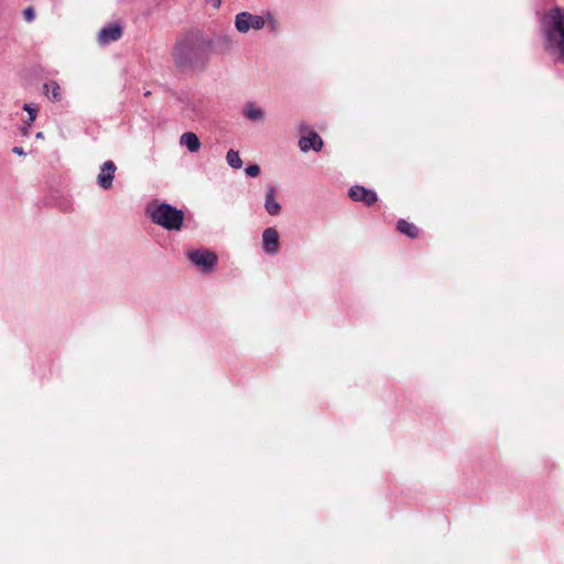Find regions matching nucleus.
Instances as JSON below:
<instances>
[{
    "label": "nucleus",
    "mask_w": 564,
    "mask_h": 564,
    "mask_svg": "<svg viewBox=\"0 0 564 564\" xmlns=\"http://www.w3.org/2000/svg\"><path fill=\"white\" fill-rule=\"evenodd\" d=\"M214 41L200 31L189 32L174 46L173 57L178 67H192L208 57Z\"/></svg>",
    "instance_id": "obj_1"
},
{
    "label": "nucleus",
    "mask_w": 564,
    "mask_h": 564,
    "mask_svg": "<svg viewBox=\"0 0 564 564\" xmlns=\"http://www.w3.org/2000/svg\"><path fill=\"white\" fill-rule=\"evenodd\" d=\"M550 48L564 62V10L553 9L545 15Z\"/></svg>",
    "instance_id": "obj_2"
},
{
    "label": "nucleus",
    "mask_w": 564,
    "mask_h": 564,
    "mask_svg": "<svg viewBox=\"0 0 564 564\" xmlns=\"http://www.w3.org/2000/svg\"><path fill=\"white\" fill-rule=\"evenodd\" d=\"M147 212L156 225L167 230H180L184 221V213L166 203H152Z\"/></svg>",
    "instance_id": "obj_3"
},
{
    "label": "nucleus",
    "mask_w": 564,
    "mask_h": 564,
    "mask_svg": "<svg viewBox=\"0 0 564 564\" xmlns=\"http://www.w3.org/2000/svg\"><path fill=\"white\" fill-rule=\"evenodd\" d=\"M265 24L262 17L249 12H240L236 15L235 26L240 33H247L249 30H261Z\"/></svg>",
    "instance_id": "obj_4"
},
{
    "label": "nucleus",
    "mask_w": 564,
    "mask_h": 564,
    "mask_svg": "<svg viewBox=\"0 0 564 564\" xmlns=\"http://www.w3.org/2000/svg\"><path fill=\"white\" fill-rule=\"evenodd\" d=\"M188 258L203 271L212 270L217 262L216 254L212 251L204 249L188 252Z\"/></svg>",
    "instance_id": "obj_5"
},
{
    "label": "nucleus",
    "mask_w": 564,
    "mask_h": 564,
    "mask_svg": "<svg viewBox=\"0 0 564 564\" xmlns=\"http://www.w3.org/2000/svg\"><path fill=\"white\" fill-rule=\"evenodd\" d=\"M262 248L268 254H275L280 250V235L273 227L264 229L262 234Z\"/></svg>",
    "instance_id": "obj_6"
},
{
    "label": "nucleus",
    "mask_w": 564,
    "mask_h": 564,
    "mask_svg": "<svg viewBox=\"0 0 564 564\" xmlns=\"http://www.w3.org/2000/svg\"><path fill=\"white\" fill-rule=\"evenodd\" d=\"M116 170V164L112 161H106L101 165L97 176V183L101 188L109 189L112 186Z\"/></svg>",
    "instance_id": "obj_7"
},
{
    "label": "nucleus",
    "mask_w": 564,
    "mask_h": 564,
    "mask_svg": "<svg viewBox=\"0 0 564 564\" xmlns=\"http://www.w3.org/2000/svg\"><path fill=\"white\" fill-rule=\"evenodd\" d=\"M349 197L355 202H362L367 206H371L378 199L373 191L362 186H352L349 189Z\"/></svg>",
    "instance_id": "obj_8"
},
{
    "label": "nucleus",
    "mask_w": 564,
    "mask_h": 564,
    "mask_svg": "<svg viewBox=\"0 0 564 564\" xmlns=\"http://www.w3.org/2000/svg\"><path fill=\"white\" fill-rule=\"evenodd\" d=\"M122 35V29L119 25H109L104 28L98 35L100 44L105 45L110 42L118 41Z\"/></svg>",
    "instance_id": "obj_9"
},
{
    "label": "nucleus",
    "mask_w": 564,
    "mask_h": 564,
    "mask_svg": "<svg viewBox=\"0 0 564 564\" xmlns=\"http://www.w3.org/2000/svg\"><path fill=\"white\" fill-rule=\"evenodd\" d=\"M242 112L251 121L262 122L264 120V111L254 102H247Z\"/></svg>",
    "instance_id": "obj_10"
},
{
    "label": "nucleus",
    "mask_w": 564,
    "mask_h": 564,
    "mask_svg": "<svg viewBox=\"0 0 564 564\" xmlns=\"http://www.w3.org/2000/svg\"><path fill=\"white\" fill-rule=\"evenodd\" d=\"M274 195H275L274 187H272V186L268 187L264 207H265V210L272 216H275L281 212V205L275 200Z\"/></svg>",
    "instance_id": "obj_11"
},
{
    "label": "nucleus",
    "mask_w": 564,
    "mask_h": 564,
    "mask_svg": "<svg viewBox=\"0 0 564 564\" xmlns=\"http://www.w3.org/2000/svg\"><path fill=\"white\" fill-rule=\"evenodd\" d=\"M181 144L186 147L191 152H198L200 149V141L194 132H185L182 134Z\"/></svg>",
    "instance_id": "obj_12"
},
{
    "label": "nucleus",
    "mask_w": 564,
    "mask_h": 564,
    "mask_svg": "<svg viewBox=\"0 0 564 564\" xmlns=\"http://www.w3.org/2000/svg\"><path fill=\"white\" fill-rule=\"evenodd\" d=\"M397 228L401 234L410 238H415L419 235V228L406 220H399L397 224Z\"/></svg>",
    "instance_id": "obj_13"
},
{
    "label": "nucleus",
    "mask_w": 564,
    "mask_h": 564,
    "mask_svg": "<svg viewBox=\"0 0 564 564\" xmlns=\"http://www.w3.org/2000/svg\"><path fill=\"white\" fill-rule=\"evenodd\" d=\"M46 96L53 101H59L62 99L61 87L56 82H50L44 85Z\"/></svg>",
    "instance_id": "obj_14"
},
{
    "label": "nucleus",
    "mask_w": 564,
    "mask_h": 564,
    "mask_svg": "<svg viewBox=\"0 0 564 564\" xmlns=\"http://www.w3.org/2000/svg\"><path fill=\"white\" fill-rule=\"evenodd\" d=\"M317 138V134L313 131L310 132L307 137H301L299 141V147L303 152H307L310 149H313L317 151V148L315 145V140Z\"/></svg>",
    "instance_id": "obj_15"
},
{
    "label": "nucleus",
    "mask_w": 564,
    "mask_h": 564,
    "mask_svg": "<svg viewBox=\"0 0 564 564\" xmlns=\"http://www.w3.org/2000/svg\"><path fill=\"white\" fill-rule=\"evenodd\" d=\"M226 160L234 169H240L242 166V160L240 159L239 153L232 149L227 152Z\"/></svg>",
    "instance_id": "obj_16"
},
{
    "label": "nucleus",
    "mask_w": 564,
    "mask_h": 564,
    "mask_svg": "<svg viewBox=\"0 0 564 564\" xmlns=\"http://www.w3.org/2000/svg\"><path fill=\"white\" fill-rule=\"evenodd\" d=\"M215 44L217 50L225 52L232 46V40L228 35H219L215 39Z\"/></svg>",
    "instance_id": "obj_17"
},
{
    "label": "nucleus",
    "mask_w": 564,
    "mask_h": 564,
    "mask_svg": "<svg viewBox=\"0 0 564 564\" xmlns=\"http://www.w3.org/2000/svg\"><path fill=\"white\" fill-rule=\"evenodd\" d=\"M23 17L26 22H32L35 19V10L33 7H28L23 10Z\"/></svg>",
    "instance_id": "obj_18"
},
{
    "label": "nucleus",
    "mask_w": 564,
    "mask_h": 564,
    "mask_svg": "<svg viewBox=\"0 0 564 564\" xmlns=\"http://www.w3.org/2000/svg\"><path fill=\"white\" fill-rule=\"evenodd\" d=\"M246 173L250 177H257L260 174V167L257 164L249 165Z\"/></svg>",
    "instance_id": "obj_19"
},
{
    "label": "nucleus",
    "mask_w": 564,
    "mask_h": 564,
    "mask_svg": "<svg viewBox=\"0 0 564 564\" xmlns=\"http://www.w3.org/2000/svg\"><path fill=\"white\" fill-rule=\"evenodd\" d=\"M23 108H24L25 111L29 112V120H30V122H33L35 120V117H36V109L32 108L28 104H25Z\"/></svg>",
    "instance_id": "obj_20"
},
{
    "label": "nucleus",
    "mask_w": 564,
    "mask_h": 564,
    "mask_svg": "<svg viewBox=\"0 0 564 564\" xmlns=\"http://www.w3.org/2000/svg\"><path fill=\"white\" fill-rule=\"evenodd\" d=\"M13 152L19 154V155H24V151H23V148H20V147H14L13 148Z\"/></svg>",
    "instance_id": "obj_21"
},
{
    "label": "nucleus",
    "mask_w": 564,
    "mask_h": 564,
    "mask_svg": "<svg viewBox=\"0 0 564 564\" xmlns=\"http://www.w3.org/2000/svg\"><path fill=\"white\" fill-rule=\"evenodd\" d=\"M209 1L214 8H219L221 4V0H209Z\"/></svg>",
    "instance_id": "obj_22"
},
{
    "label": "nucleus",
    "mask_w": 564,
    "mask_h": 564,
    "mask_svg": "<svg viewBox=\"0 0 564 564\" xmlns=\"http://www.w3.org/2000/svg\"><path fill=\"white\" fill-rule=\"evenodd\" d=\"M318 144H319V149H321V148H322V145H323V142H322V140H321V139H319V141H318Z\"/></svg>",
    "instance_id": "obj_23"
},
{
    "label": "nucleus",
    "mask_w": 564,
    "mask_h": 564,
    "mask_svg": "<svg viewBox=\"0 0 564 564\" xmlns=\"http://www.w3.org/2000/svg\"><path fill=\"white\" fill-rule=\"evenodd\" d=\"M36 137H37V138H42V133H41V132H39V133L36 134Z\"/></svg>",
    "instance_id": "obj_24"
}]
</instances>
